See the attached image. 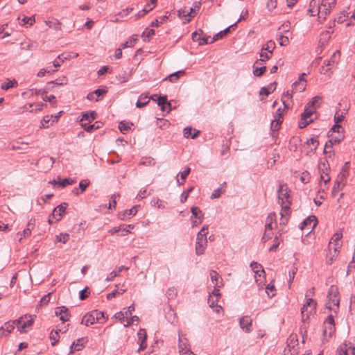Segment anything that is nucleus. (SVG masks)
I'll return each instance as SVG.
<instances>
[{"mask_svg":"<svg viewBox=\"0 0 355 355\" xmlns=\"http://www.w3.org/2000/svg\"><path fill=\"white\" fill-rule=\"evenodd\" d=\"M289 189L286 184L280 182L279 184L277 194H278V202L282 207L281 211V222L280 224L285 225L287 222L286 216L288 215V210L290 209V195H289Z\"/></svg>","mask_w":355,"mask_h":355,"instance_id":"nucleus-1","label":"nucleus"},{"mask_svg":"<svg viewBox=\"0 0 355 355\" xmlns=\"http://www.w3.org/2000/svg\"><path fill=\"white\" fill-rule=\"evenodd\" d=\"M209 225H204L201 230L198 232L196 241V253L201 255L205 252L207 245V237Z\"/></svg>","mask_w":355,"mask_h":355,"instance_id":"nucleus-2","label":"nucleus"},{"mask_svg":"<svg viewBox=\"0 0 355 355\" xmlns=\"http://www.w3.org/2000/svg\"><path fill=\"white\" fill-rule=\"evenodd\" d=\"M335 331L334 319L332 315H329L324 322L323 336L326 340L331 337Z\"/></svg>","mask_w":355,"mask_h":355,"instance_id":"nucleus-3","label":"nucleus"},{"mask_svg":"<svg viewBox=\"0 0 355 355\" xmlns=\"http://www.w3.org/2000/svg\"><path fill=\"white\" fill-rule=\"evenodd\" d=\"M14 322H16V327L21 333L26 332V328L32 325L33 323V318L31 315H25L24 317H21L18 320H14Z\"/></svg>","mask_w":355,"mask_h":355,"instance_id":"nucleus-4","label":"nucleus"},{"mask_svg":"<svg viewBox=\"0 0 355 355\" xmlns=\"http://www.w3.org/2000/svg\"><path fill=\"white\" fill-rule=\"evenodd\" d=\"M347 178V171L343 170L338 175L336 180L335 181L334 185L332 189V194L336 195L337 192L341 190L345 186V180Z\"/></svg>","mask_w":355,"mask_h":355,"instance_id":"nucleus-5","label":"nucleus"},{"mask_svg":"<svg viewBox=\"0 0 355 355\" xmlns=\"http://www.w3.org/2000/svg\"><path fill=\"white\" fill-rule=\"evenodd\" d=\"M178 347L180 355H196L191 350L188 340L186 338H182L180 334H179Z\"/></svg>","mask_w":355,"mask_h":355,"instance_id":"nucleus-6","label":"nucleus"},{"mask_svg":"<svg viewBox=\"0 0 355 355\" xmlns=\"http://www.w3.org/2000/svg\"><path fill=\"white\" fill-rule=\"evenodd\" d=\"M343 236V234L341 232H336L331 240L330 241L329 243V249L331 251V250H334L335 254H336L338 252H339V249L341 247V244L340 243V241Z\"/></svg>","mask_w":355,"mask_h":355,"instance_id":"nucleus-7","label":"nucleus"},{"mask_svg":"<svg viewBox=\"0 0 355 355\" xmlns=\"http://www.w3.org/2000/svg\"><path fill=\"white\" fill-rule=\"evenodd\" d=\"M306 297H307V295H306ZM315 304H316V302H314L312 298L306 297L305 304L301 308L302 321L303 323H305L309 320V314L305 313V312L308 311V307L311 308Z\"/></svg>","mask_w":355,"mask_h":355,"instance_id":"nucleus-8","label":"nucleus"},{"mask_svg":"<svg viewBox=\"0 0 355 355\" xmlns=\"http://www.w3.org/2000/svg\"><path fill=\"white\" fill-rule=\"evenodd\" d=\"M317 225V218L315 216H310L306 218L302 223L301 229L307 227L309 233L311 232Z\"/></svg>","mask_w":355,"mask_h":355,"instance_id":"nucleus-9","label":"nucleus"},{"mask_svg":"<svg viewBox=\"0 0 355 355\" xmlns=\"http://www.w3.org/2000/svg\"><path fill=\"white\" fill-rule=\"evenodd\" d=\"M67 206L68 204L64 202L54 208L52 212V217L54 218L55 222L61 219L62 215L64 213Z\"/></svg>","mask_w":355,"mask_h":355,"instance_id":"nucleus-10","label":"nucleus"},{"mask_svg":"<svg viewBox=\"0 0 355 355\" xmlns=\"http://www.w3.org/2000/svg\"><path fill=\"white\" fill-rule=\"evenodd\" d=\"M340 355H341V352L344 355H355V346L349 343L348 344L344 343L343 345H340L339 349Z\"/></svg>","mask_w":355,"mask_h":355,"instance_id":"nucleus-11","label":"nucleus"},{"mask_svg":"<svg viewBox=\"0 0 355 355\" xmlns=\"http://www.w3.org/2000/svg\"><path fill=\"white\" fill-rule=\"evenodd\" d=\"M55 315L59 316L60 320L63 322L69 320L70 318V313L68 311V309L65 306L57 308L55 310Z\"/></svg>","mask_w":355,"mask_h":355,"instance_id":"nucleus-12","label":"nucleus"},{"mask_svg":"<svg viewBox=\"0 0 355 355\" xmlns=\"http://www.w3.org/2000/svg\"><path fill=\"white\" fill-rule=\"evenodd\" d=\"M241 328L244 330L245 332L251 331V326H252V319L248 316H243L240 319L239 321Z\"/></svg>","mask_w":355,"mask_h":355,"instance_id":"nucleus-13","label":"nucleus"},{"mask_svg":"<svg viewBox=\"0 0 355 355\" xmlns=\"http://www.w3.org/2000/svg\"><path fill=\"white\" fill-rule=\"evenodd\" d=\"M137 212V206L132 207L130 209L125 210L123 212L119 213L118 218L121 220H125L128 218L135 216Z\"/></svg>","mask_w":355,"mask_h":355,"instance_id":"nucleus-14","label":"nucleus"},{"mask_svg":"<svg viewBox=\"0 0 355 355\" xmlns=\"http://www.w3.org/2000/svg\"><path fill=\"white\" fill-rule=\"evenodd\" d=\"M17 19L19 21V24L20 26H25L26 28L32 26L35 21L34 15L31 16V17H26V16H24L23 17H19L17 18Z\"/></svg>","mask_w":355,"mask_h":355,"instance_id":"nucleus-15","label":"nucleus"},{"mask_svg":"<svg viewBox=\"0 0 355 355\" xmlns=\"http://www.w3.org/2000/svg\"><path fill=\"white\" fill-rule=\"evenodd\" d=\"M15 326H16V322H14V321L6 322L0 328V333L1 336H7L15 329Z\"/></svg>","mask_w":355,"mask_h":355,"instance_id":"nucleus-16","label":"nucleus"},{"mask_svg":"<svg viewBox=\"0 0 355 355\" xmlns=\"http://www.w3.org/2000/svg\"><path fill=\"white\" fill-rule=\"evenodd\" d=\"M94 315H95L94 314L93 311L88 312L83 316L81 320V324H85V326L94 324L95 322H96Z\"/></svg>","mask_w":355,"mask_h":355,"instance_id":"nucleus-17","label":"nucleus"},{"mask_svg":"<svg viewBox=\"0 0 355 355\" xmlns=\"http://www.w3.org/2000/svg\"><path fill=\"white\" fill-rule=\"evenodd\" d=\"M337 291L334 286L330 288L329 292L328 293L329 297V304L331 305H336L338 306L339 300L336 298Z\"/></svg>","mask_w":355,"mask_h":355,"instance_id":"nucleus-18","label":"nucleus"},{"mask_svg":"<svg viewBox=\"0 0 355 355\" xmlns=\"http://www.w3.org/2000/svg\"><path fill=\"white\" fill-rule=\"evenodd\" d=\"M343 138V134H338V137H332L327 142H326L324 149V153H327V149L331 147L333 144H339L341 139Z\"/></svg>","mask_w":355,"mask_h":355,"instance_id":"nucleus-19","label":"nucleus"},{"mask_svg":"<svg viewBox=\"0 0 355 355\" xmlns=\"http://www.w3.org/2000/svg\"><path fill=\"white\" fill-rule=\"evenodd\" d=\"M236 24H237V22H235L234 24L230 25V26H228L227 28H226L223 31H221L219 33H218L217 34H216L214 36V37L211 39L210 42H215L216 40H217L218 39L223 38L227 33H229L230 31V29L232 28L235 27L236 26Z\"/></svg>","mask_w":355,"mask_h":355,"instance_id":"nucleus-20","label":"nucleus"},{"mask_svg":"<svg viewBox=\"0 0 355 355\" xmlns=\"http://www.w3.org/2000/svg\"><path fill=\"white\" fill-rule=\"evenodd\" d=\"M150 101V98L148 97L147 94H141L138 100L136 103V107L138 108H141L144 106H146Z\"/></svg>","mask_w":355,"mask_h":355,"instance_id":"nucleus-21","label":"nucleus"},{"mask_svg":"<svg viewBox=\"0 0 355 355\" xmlns=\"http://www.w3.org/2000/svg\"><path fill=\"white\" fill-rule=\"evenodd\" d=\"M250 268L256 275H259V277H261L262 275L265 274L263 266L257 262L252 261L250 263Z\"/></svg>","mask_w":355,"mask_h":355,"instance_id":"nucleus-22","label":"nucleus"},{"mask_svg":"<svg viewBox=\"0 0 355 355\" xmlns=\"http://www.w3.org/2000/svg\"><path fill=\"white\" fill-rule=\"evenodd\" d=\"M220 284L218 282H216L215 285L214 286V290L211 292V293L209 294V297H215V298H220V293L219 291V288H221L223 286V279H220Z\"/></svg>","mask_w":355,"mask_h":355,"instance_id":"nucleus-23","label":"nucleus"},{"mask_svg":"<svg viewBox=\"0 0 355 355\" xmlns=\"http://www.w3.org/2000/svg\"><path fill=\"white\" fill-rule=\"evenodd\" d=\"M85 340L84 338H79L76 341L73 342V343L70 346V354L73 352V351H80L82 349L83 347V343L82 341Z\"/></svg>","mask_w":355,"mask_h":355,"instance_id":"nucleus-24","label":"nucleus"},{"mask_svg":"<svg viewBox=\"0 0 355 355\" xmlns=\"http://www.w3.org/2000/svg\"><path fill=\"white\" fill-rule=\"evenodd\" d=\"M315 112V108L314 107H311L309 105H306L304 112L302 113L301 116L307 119H312L311 116Z\"/></svg>","mask_w":355,"mask_h":355,"instance_id":"nucleus-25","label":"nucleus"},{"mask_svg":"<svg viewBox=\"0 0 355 355\" xmlns=\"http://www.w3.org/2000/svg\"><path fill=\"white\" fill-rule=\"evenodd\" d=\"M96 116L97 114L94 111L83 113L80 119L81 123L86 121L91 122L96 119Z\"/></svg>","mask_w":355,"mask_h":355,"instance_id":"nucleus-26","label":"nucleus"},{"mask_svg":"<svg viewBox=\"0 0 355 355\" xmlns=\"http://www.w3.org/2000/svg\"><path fill=\"white\" fill-rule=\"evenodd\" d=\"M191 218L203 219L204 214L198 207H192L191 208Z\"/></svg>","mask_w":355,"mask_h":355,"instance_id":"nucleus-27","label":"nucleus"},{"mask_svg":"<svg viewBox=\"0 0 355 355\" xmlns=\"http://www.w3.org/2000/svg\"><path fill=\"white\" fill-rule=\"evenodd\" d=\"M192 128L187 127L184 129V137L186 138L195 139L198 137L200 133L199 130H195L194 133L192 134Z\"/></svg>","mask_w":355,"mask_h":355,"instance_id":"nucleus-28","label":"nucleus"},{"mask_svg":"<svg viewBox=\"0 0 355 355\" xmlns=\"http://www.w3.org/2000/svg\"><path fill=\"white\" fill-rule=\"evenodd\" d=\"M218 300L219 298H215L209 296L208 298V304L209 306L212 309L216 308L214 311L217 313H219L220 310L222 309L220 306L218 305Z\"/></svg>","mask_w":355,"mask_h":355,"instance_id":"nucleus-29","label":"nucleus"},{"mask_svg":"<svg viewBox=\"0 0 355 355\" xmlns=\"http://www.w3.org/2000/svg\"><path fill=\"white\" fill-rule=\"evenodd\" d=\"M331 10L328 8L325 4H321L318 8L319 18L325 19L327 15L330 13Z\"/></svg>","mask_w":355,"mask_h":355,"instance_id":"nucleus-30","label":"nucleus"},{"mask_svg":"<svg viewBox=\"0 0 355 355\" xmlns=\"http://www.w3.org/2000/svg\"><path fill=\"white\" fill-rule=\"evenodd\" d=\"M184 71L183 70H180L170 74L168 77L165 78V80H168L170 82L175 83L180 76L183 75Z\"/></svg>","mask_w":355,"mask_h":355,"instance_id":"nucleus-31","label":"nucleus"},{"mask_svg":"<svg viewBox=\"0 0 355 355\" xmlns=\"http://www.w3.org/2000/svg\"><path fill=\"white\" fill-rule=\"evenodd\" d=\"M81 125L85 131L91 132L93 130H96L100 128L99 122H96L94 124L88 125L87 123H82Z\"/></svg>","mask_w":355,"mask_h":355,"instance_id":"nucleus-32","label":"nucleus"},{"mask_svg":"<svg viewBox=\"0 0 355 355\" xmlns=\"http://www.w3.org/2000/svg\"><path fill=\"white\" fill-rule=\"evenodd\" d=\"M339 57H340V51H336L334 53V54L332 55L330 60H328L327 62H324V64L327 66H331V65L334 64L335 63H337Z\"/></svg>","mask_w":355,"mask_h":355,"instance_id":"nucleus-33","label":"nucleus"},{"mask_svg":"<svg viewBox=\"0 0 355 355\" xmlns=\"http://www.w3.org/2000/svg\"><path fill=\"white\" fill-rule=\"evenodd\" d=\"M157 105L161 107V110L163 112L166 111V104H167V96H159L158 98L156 100Z\"/></svg>","mask_w":355,"mask_h":355,"instance_id":"nucleus-34","label":"nucleus"},{"mask_svg":"<svg viewBox=\"0 0 355 355\" xmlns=\"http://www.w3.org/2000/svg\"><path fill=\"white\" fill-rule=\"evenodd\" d=\"M306 88V84L304 83H300V82H295L292 85V89L293 90L296 92H303Z\"/></svg>","mask_w":355,"mask_h":355,"instance_id":"nucleus-35","label":"nucleus"},{"mask_svg":"<svg viewBox=\"0 0 355 355\" xmlns=\"http://www.w3.org/2000/svg\"><path fill=\"white\" fill-rule=\"evenodd\" d=\"M17 86V83L15 80H8L7 82L3 83L1 85V88L3 90H8L10 88H12V87H15Z\"/></svg>","mask_w":355,"mask_h":355,"instance_id":"nucleus-36","label":"nucleus"},{"mask_svg":"<svg viewBox=\"0 0 355 355\" xmlns=\"http://www.w3.org/2000/svg\"><path fill=\"white\" fill-rule=\"evenodd\" d=\"M293 92H295L292 89L291 90H288L285 93H284V94L282 97V101L285 107H288V105H286V100L292 98Z\"/></svg>","mask_w":355,"mask_h":355,"instance_id":"nucleus-37","label":"nucleus"},{"mask_svg":"<svg viewBox=\"0 0 355 355\" xmlns=\"http://www.w3.org/2000/svg\"><path fill=\"white\" fill-rule=\"evenodd\" d=\"M131 125H132V123H129L123 121L119 123V128L123 134H125L126 132L130 130Z\"/></svg>","mask_w":355,"mask_h":355,"instance_id":"nucleus-38","label":"nucleus"},{"mask_svg":"<svg viewBox=\"0 0 355 355\" xmlns=\"http://www.w3.org/2000/svg\"><path fill=\"white\" fill-rule=\"evenodd\" d=\"M59 180V186L61 187H65L67 185H70L73 184L76 180L71 178H64L61 179L60 177H58Z\"/></svg>","mask_w":355,"mask_h":355,"instance_id":"nucleus-39","label":"nucleus"},{"mask_svg":"<svg viewBox=\"0 0 355 355\" xmlns=\"http://www.w3.org/2000/svg\"><path fill=\"white\" fill-rule=\"evenodd\" d=\"M94 314L95 315V320L96 322H98L99 323H103L105 320V318L104 315V313L102 311H99L98 310H94L93 311Z\"/></svg>","mask_w":355,"mask_h":355,"instance_id":"nucleus-40","label":"nucleus"},{"mask_svg":"<svg viewBox=\"0 0 355 355\" xmlns=\"http://www.w3.org/2000/svg\"><path fill=\"white\" fill-rule=\"evenodd\" d=\"M275 47V44L273 41H268L265 46L262 47V50L268 51L270 54H272L273 50Z\"/></svg>","mask_w":355,"mask_h":355,"instance_id":"nucleus-41","label":"nucleus"},{"mask_svg":"<svg viewBox=\"0 0 355 355\" xmlns=\"http://www.w3.org/2000/svg\"><path fill=\"white\" fill-rule=\"evenodd\" d=\"M306 144L309 146H313V148L311 149V151L313 152L317 148V147H318V146L319 144V141H318L317 137H312V138H310L309 139L307 140Z\"/></svg>","mask_w":355,"mask_h":355,"instance_id":"nucleus-42","label":"nucleus"},{"mask_svg":"<svg viewBox=\"0 0 355 355\" xmlns=\"http://www.w3.org/2000/svg\"><path fill=\"white\" fill-rule=\"evenodd\" d=\"M153 9V6H150V4L146 5L144 8H143L141 10L138 12V13L137 14V17L140 18V17H144L145 15H146L148 12H149Z\"/></svg>","mask_w":355,"mask_h":355,"instance_id":"nucleus-43","label":"nucleus"},{"mask_svg":"<svg viewBox=\"0 0 355 355\" xmlns=\"http://www.w3.org/2000/svg\"><path fill=\"white\" fill-rule=\"evenodd\" d=\"M210 278L211 281L214 284V286L215 285L216 282H218V284H220V279H222L221 277L218 275V273L213 270L210 271Z\"/></svg>","mask_w":355,"mask_h":355,"instance_id":"nucleus-44","label":"nucleus"},{"mask_svg":"<svg viewBox=\"0 0 355 355\" xmlns=\"http://www.w3.org/2000/svg\"><path fill=\"white\" fill-rule=\"evenodd\" d=\"M319 170L320 171L321 173H328V170L329 168V165L327 162V161H320L319 162Z\"/></svg>","mask_w":355,"mask_h":355,"instance_id":"nucleus-45","label":"nucleus"},{"mask_svg":"<svg viewBox=\"0 0 355 355\" xmlns=\"http://www.w3.org/2000/svg\"><path fill=\"white\" fill-rule=\"evenodd\" d=\"M193 190V187H191L187 189V191H184L182 193L181 196H180V202L182 203H184L187 201V198H188V196L189 195V193Z\"/></svg>","mask_w":355,"mask_h":355,"instance_id":"nucleus-46","label":"nucleus"},{"mask_svg":"<svg viewBox=\"0 0 355 355\" xmlns=\"http://www.w3.org/2000/svg\"><path fill=\"white\" fill-rule=\"evenodd\" d=\"M49 338L50 339L52 340L51 342V345L53 346L55 345V344L58 342L59 340V334H58V331H52L50 334V336H49Z\"/></svg>","mask_w":355,"mask_h":355,"instance_id":"nucleus-47","label":"nucleus"},{"mask_svg":"<svg viewBox=\"0 0 355 355\" xmlns=\"http://www.w3.org/2000/svg\"><path fill=\"white\" fill-rule=\"evenodd\" d=\"M136 40H137V37H135V36L133 35L128 41H126L124 43H122L121 44V46L122 49H125L128 47L132 46L134 45L135 42H136Z\"/></svg>","mask_w":355,"mask_h":355,"instance_id":"nucleus-48","label":"nucleus"},{"mask_svg":"<svg viewBox=\"0 0 355 355\" xmlns=\"http://www.w3.org/2000/svg\"><path fill=\"white\" fill-rule=\"evenodd\" d=\"M272 54H270L268 51L261 49L260 53L261 59L256 62V64H259V62H265L268 60Z\"/></svg>","mask_w":355,"mask_h":355,"instance_id":"nucleus-49","label":"nucleus"},{"mask_svg":"<svg viewBox=\"0 0 355 355\" xmlns=\"http://www.w3.org/2000/svg\"><path fill=\"white\" fill-rule=\"evenodd\" d=\"M138 340L139 343H146V331L144 329H140L137 333Z\"/></svg>","mask_w":355,"mask_h":355,"instance_id":"nucleus-50","label":"nucleus"},{"mask_svg":"<svg viewBox=\"0 0 355 355\" xmlns=\"http://www.w3.org/2000/svg\"><path fill=\"white\" fill-rule=\"evenodd\" d=\"M69 239V235L67 233H61L56 236L57 241L62 242L63 243H67Z\"/></svg>","mask_w":355,"mask_h":355,"instance_id":"nucleus-51","label":"nucleus"},{"mask_svg":"<svg viewBox=\"0 0 355 355\" xmlns=\"http://www.w3.org/2000/svg\"><path fill=\"white\" fill-rule=\"evenodd\" d=\"M282 121L280 119H275L271 121L270 128L272 131L275 132L277 131L279 128L280 123Z\"/></svg>","mask_w":355,"mask_h":355,"instance_id":"nucleus-52","label":"nucleus"},{"mask_svg":"<svg viewBox=\"0 0 355 355\" xmlns=\"http://www.w3.org/2000/svg\"><path fill=\"white\" fill-rule=\"evenodd\" d=\"M313 119H307L304 117H302L301 116L300 121H299V128H304L306 125H308L309 123H312Z\"/></svg>","mask_w":355,"mask_h":355,"instance_id":"nucleus-53","label":"nucleus"},{"mask_svg":"<svg viewBox=\"0 0 355 355\" xmlns=\"http://www.w3.org/2000/svg\"><path fill=\"white\" fill-rule=\"evenodd\" d=\"M266 67L265 66L254 67L253 74L256 76H261L266 71Z\"/></svg>","mask_w":355,"mask_h":355,"instance_id":"nucleus-54","label":"nucleus"},{"mask_svg":"<svg viewBox=\"0 0 355 355\" xmlns=\"http://www.w3.org/2000/svg\"><path fill=\"white\" fill-rule=\"evenodd\" d=\"M190 172H191V168L188 166H186L184 168V169L182 171L180 172L177 175H178V176L180 175L181 180L184 181L185 179L189 175V174L190 173Z\"/></svg>","mask_w":355,"mask_h":355,"instance_id":"nucleus-55","label":"nucleus"},{"mask_svg":"<svg viewBox=\"0 0 355 355\" xmlns=\"http://www.w3.org/2000/svg\"><path fill=\"white\" fill-rule=\"evenodd\" d=\"M168 19V17L167 16H162L161 18H160V20L156 19H155L154 21H153L150 24V26L152 27H157L158 26L159 24H163L164 21H166V19Z\"/></svg>","mask_w":355,"mask_h":355,"instance_id":"nucleus-56","label":"nucleus"},{"mask_svg":"<svg viewBox=\"0 0 355 355\" xmlns=\"http://www.w3.org/2000/svg\"><path fill=\"white\" fill-rule=\"evenodd\" d=\"M90 181L87 179L83 180L79 182V188L80 190V192H84L87 187L89 185Z\"/></svg>","mask_w":355,"mask_h":355,"instance_id":"nucleus-57","label":"nucleus"},{"mask_svg":"<svg viewBox=\"0 0 355 355\" xmlns=\"http://www.w3.org/2000/svg\"><path fill=\"white\" fill-rule=\"evenodd\" d=\"M275 286L273 285L268 284L266 288V292L269 297L275 296Z\"/></svg>","mask_w":355,"mask_h":355,"instance_id":"nucleus-58","label":"nucleus"},{"mask_svg":"<svg viewBox=\"0 0 355 355\" xmlns=\"http://www.w3.org/2000/svg\"><path fill=\"white\" fill-rule=\"evenodd\" d=\"M30 96H36L46 93L45 89L33 88L29 90Z\"/></svg>","mask_w":355,"mask_h":355,"instance_id":"nucleus-59","label":"nucleus"},{"mask_svg":"<svg viewBox=\"0 0 355 355\" xmlns=\"http://www.w3.org/2000/svg\"><path fill=\"white\" fill-rule=\"evenodd\" d=\"M176 295L177 291L174 287H171L167 290L166 296L168 299H173Z\"/></svg>","mask_w":355,"mask_h":355,"instance_id":"nucleus-60","label":"nucleus"},{"mask_svg":"<svg viewBox=\"0 0 355 355\" xmlns=\"http://www.w3.org/2000/svg\"><path fill=\"white\" fill-rule=\"evenodd\" d=\"M277 5V0H268L266 7L269 11L274 10Z\"/></svg>","mask_w":355,"mask_h":355,"instance_id":"nucleus-61","label":"nucleus"},{"mask_svg":"<svg viewBox=\"0 0 355 355\" xmlns=\"http://www.w3.org/2000/svg\"><path fill=\"white\" fill-rule=\"evenodd\" d=\"M277 40L281 46H286L289 42L288 36H284L282 35H279Z\"/></svg>","mask_w":355,"mask_h":355,"instance_id":"nucleus-62","label":"nucleus"},{"mask_svg":"<svg viewBox=\"0 0 355 355\" xmlns=\"http://www.w3.org/2000/svg\"><path fill=\"white\" fill-rule=\"evenodd\" d=\"M154 35L155 30L149 28H146L142 33L143 37H146L148 39Z\"/></svg>","mask_w":355,"mask_h":355,"instance_id":"nucleus-63","label":"nucleus"},{"mask_svg":"<svg viewBox=\"0 0 355 355\" xmlns=\"http://www.w3.org/2000/svg\"><path fill=\"white\" fill-rule=\"evenodd\" d=\"M89 293V292L88 291V288L85 287L79 292V298L81 300H83L88 297Z\"/></svg>","mask_w":355,"mask_h":355,"instance_id":"nucleus-64","label":"nucleus"}]
</instances>
